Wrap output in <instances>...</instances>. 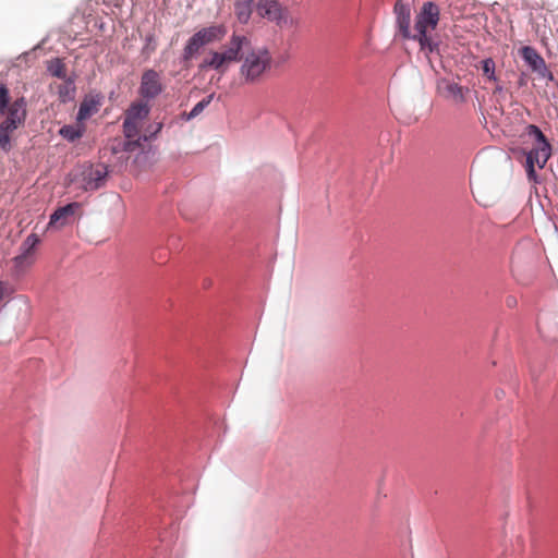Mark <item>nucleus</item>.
Returning a JSON list of instances; mask_svg holds the SVG:
<instances>
[{
  "label": "nucleus",
  "instance_id": "nucleus-1",
  "mask_svg": "<svg viewBox=\"0 0 558 558\" xmlns=\"http://www.w3.org/2000/svg\"><path fill=\"white\" fill-rule=\"evenodd\" d=\"M521 153L525 156V171L529 181L537 182L535 168L543 169L553 155V147L546 135L535 124H527L521 135Z\"/></svg>",
  "mask_w": 558,
  "mask_h": 558
},
{
  "label": "nucleus",
  "instance_id": "nucleus-2",
  "mask_svg": "<svg viewBox=\"0 0 558 558\" xmlns=\"http://www.w3.org/2000/svg\"><path fill=\"white\" fill-rule=\"evenodd\" d=\"M0 148L9 151L12 148V133L23 126L26 120V100L21 97L11 102L9 88L0 84Z\"/></svg>",
  "mask_w": 558,
  "mask_h": 558
},
{
  "label": "nucleus",
  "instance_id": "nucleus-3",
  "mask_svg": "<svg viewBox=\"0 0 558 558\" xmlns=\"http://www.w3.org/2000/svg\"><path fill=\"white\" fill-rule=\"evenodd\" d=\"M247 44L248 39L245 36L233 34L222 51H210L209 54L204 58L198 65L199 70L213 69L219 73H225L230 63L240 60V51Z\"/></svg>",
  "mask_w": 558,
  "mask_h": 558
},
{
  "label": "nucleus",
  "instance_id": "nucleus-4",
  "mask_svg": "<svg viewBox=\"0 0 558 558\" xmlns=\"http://www.w3.org/2000/svg\"><path fill=\"white\" fill-rule=\"evenodd\" d=\"M439 19L440 10L435 2L427 1L422 5L421 11L415 19V34L412 36V39L420 43L422 50L433 51L434 44L427 33L437 27Z\"/></svg>",
  "mask_w": 558,
  "mask_h": 558
},
{
  "label": "nucleus",
  "instance_id": "nucleus-5",
  "mask_svg": "<svg viewBox=\"0 0 558 558\" xmlns=\"http://www.w3.org/2000/svg\"><path fill=\"white\" fill-rule=\"evenodd\" d=\"M271 57L266 49H256L248 52L241 65V74L247 82L257 81L269 68Z\"/></svg>",
  "mask_w": 558,
  "mask_h": 558
},
{
  "label": "nucleus",
  "instance_id": "nucleus-6",
  "mask_svg": "<svg viewBox=\"0 0 558 558\" xmlns=\"http://www.w3.org/2000/svg\"><path fill=\"white\" fill-rule=\"evenodd\" d=\"M150 108L142 101L133 102L124 113L123 133L126 138H141L144 121L148 118Z\"/></svg>",
  "mask_w": 558,
  "mask_h": 558
},
{
  "label": "nucleus",
  "instance_id": "nucleus-7",
  "mask_svg": "<svg viewBox=\"0 0 558 558\" xmlns=\"http://www.w3.org/2000/svg\"><path fill=\"white\" fill-rule=\"evenodd\" d=\"M108 175V169L105 165H85L81 171L75 174L74 181L80 184L84 191H95L104 186Z\"/></svg>",
  "mask_w": 558,
  "mask_h": 558
},
{
  "label": "nucleus",
  "instance_id": "nucleus-8",
  "mask_svg": "<svg viewBox=\"0 0 558 558\" xmlns=\"http://www.w3.org/2000/svg\"><path fill=\"white\" fill-rule=\"evenodd\" d=\"M39 242L40 240L36 233H31L23 241L21 245V253L12 259L13 271L16 275L25 272L34 265L36 260L35 251Z\"/></svg>",
  "mask_w": 558,
  "mask_h": 558
},
{
  "label": "nucleus",
  "instance_id": "nucleus-9",
  "mask_svg": "<svg viewBox=\"0 0 558 558\" xmlns=\"http://www.w3.org/2000/svg\"><path fill=\"white\" fill-rule=\"evenodd\" d=\"M519 53L525 63L531 68V70L535 72L539 77L547 81L555 80L554 74L547 66L544 58L534 47L524 46L519 50Z\"/></svg>",
  "mask_w": 558,
  "mask_h": 558
},
{
  "label": "nucleus",
  "instance_id": "nucleus-10",
  "mask_svg": "<svg viewBox=\"0 0 558 558\" xmlns=\"http://www.w3.org/2000/svg\"><path fill=\"white\" fill-rule=\"evenodd\" d=\"M162 83L159 73L153 69L143 72L141 77L140 94L147 99L156 98L162 92Z\"/></svg>",
  "mask_w": 558,
  "mask_h": 558
},
{
  "label": "nucleus",
  "instance_id": "nucleus-11",
  "mask_svg": "<svg viewBox=\"0 0 558 558\" xmlns=\"http://www.w3.org/2000/svg\"><path fill=\"white\" fill-rule=\"evenodd\" d=\"M226 34L227 29L223 25H211L199 29L194 35L206 46L210 43L221 40Z\"/></svg>",
  "mask_w": 558,
  "mask_h": 558
},
{
  "label": "nucleus",
  "instance_id": "nucleus-12",
  "mask_svg": "<svg viewBox=\"0 0 558 558\" xmlns=\"http://www.w3.org/2000/svg\"><path fill=\"white\" fill-rule=\"evenodd\" d=\"M80 208L78 203H70L63 207H59L54 213L50 216L49 220V227H63L69 217L73 216L76 211V209Z\"/></svg>",
  "mask_w": 558,
  "mask_h": 558
},
{
  "label": "nucleus",
  "instance_id": "nucleus-13",
  "mask_svg": "<svg viewBox=\"0 0 558 558\" xmlns=\"http://www.w3.org/2000/svg\"><path fill=\"white\" fill-rule=\"evenodd\" d=\"M257 13L271 22L279 21L282 16L281 7L275 0H260L257 3Z\"/></svg>",
  "mask_w": 558,
  "mask_h": 558
},
{
  "label": "nucleus",
  "instance_id": "nucleus-14",
  "mask_svg": "<svg viewBox=\"0 0 558 558\" xmlns=\"http://www.w3.org/2000/svg\"><path fill=\"white\" fill-rule=\"evenodd\" d=\"M395 13L401 35L404 38H412L413 35L410 33V9L402 3H397L395 5Z\"/></svg>",
  "mask_w": 558,
  "mask_h": 558
},
{
  "label": "nucleus",
  "instance_id": "nucleus-15",
  "mask_svg": "<svg viewBox=\"0 0 558 558\" xmlns=\"http://www.w3.org/2000/svg\"><path fill=\"white\" fill-rule=\"evenodd\" d=\"M142 146L141 138H126L121 137L113 138L109 144V149L112 154H119L122 151L132 153Z\"/></svg>",
  "mask_w": 558,
  "mask_h": 558
},
{
  "label": "nucleus",
  "instance_id": "nucleus-16",
  "mask_svg": "<svg viewBox=\"0 0 558 558\" xmlns=\"http://www.w3.org/2000/svg\"><path fill=\"white\" fill-rule=\"evenodd\" d=\"M254 0H234V15L241 24H246L252 15Z\"/></svg>",
  "mask_w": 558,
  "mask_h": 558
},
{
  "label": "nucleus",
  "instance_id": "nucleus-17",
  "mask_svg": "<svg viewBox=\"0 0 558 558\" xmlns=\"http://www.w3.org/2000/svg\"><path fill=\"white\" fill-rule=\"evenodd\" d=\"M204 47L203 43L193 35L186 43L182 52V60L184 63H189Z\"/></svg>",
  "mask_w": 558,
  "mask_h": 558
},
{
  "label": "nucleus",
  "instance_id": "nucleus-18",
  "mask_svg": "<svg viewBox=\"0 0 558 558\" xmlns=\"http://www.w3.org/2000/svg\"><path fill=\"white\" fill-rule=\"evenodd\" d=\"M59 134L66 141L73 143L83 136L84 128L80 125L66 124L59 130Z\"/></svg>",
  "mask_w": 558,
  "mask_h": 558
},
{
  "label": "nucleus",
  "instance_id": "nucleus-19",
  "mask_svg": "<svg viewBox=\"0 0 558 558\" xmlns=\"http://www.w3.org/2000/svg\"><path fill=\"white\" fill-rule=\"evenodd\" d=\"M47 70L54 77L62 80L66 78V65L60 58H54L48 61Z\"/></svg>",
  "mask_w": 558,
  "mask_h": 558
},
{
  "label": "nucleus",
  "instance_id": "nucleus-20",
  "mask_svg": "<svg viewBox=\"0 0 558 558\" xmlns=\"http://www.w3.org/2000/svg\"><path fill=\"white\" fill-rule=\"evenodd\" d=\"M446 90L454 101L462 102L464 100V87L457 83L447 84Z\"/></svg>",
  "mask_w": 558,
  "mask_h": 558
},
{
  "label": "nucleus",
  "instance_id": "nucleus-21",
  "mask_svg": "<svg viewBox=\"0 0 558 558\" xmlns=\"http://www.w3.org/2000/svg\"><path fill=\"white\" fill-rule=\"evenodd\" d=\"M482 71L483 74L490 81H496L497 77L495 75V61L492 58H487L482 61Z\"/></svg>",
  "mask_w": 558,
  "mask_h": 558
},
{
  "label": "nucleus",
  "instance_id": "nucleus-22",
  "mask_svg": "<svg viewBox=\"0 0 558 558\" xmlns=\"http://www.w3.org/2000/svg\"><path fill=\"white\" fill-rule=\"evenodd\" d=\"M213 95L198 101L189 113V119L197 117L211 101Z\"/></svg>",
  "mask_w": 558,
  "mask_h": 558
},
{
  "label": "nucleus",
  "instance_id": "nucleus-23",
  "mask_svg": "<svg viewBox=\"0 0 558 558\" xmlns=\"http://www.w3.org/2000/svg\"><path fill=\"white\" fill-rule=\"evenodd\" d=\"M162 129V123L157 122L153 125H149L142 135V142H147L154 138Z\"/></svg>",
  "mask_w": 558,
  "mask_h": 558
},
{
  "label": "nucleus",
  "instance_id": "nucleus-24",
  "mask_svg": "<svg viewBox=\"0 0 558 558\" xmlns=\"http://www.w3.org/2000/svg\"><path fill=\"white\" fill-rule=\"evenodd\" d=\"M92 114V106L84 101L81 104L78 112H77V120L82 121L90 117Z\"/></svg>",
  "mask_w": 558,
  "mask_h": 558
},
{
  "label": "nucleus",
  "instance_id": "nucleus-25",
  "mask_svg": "<svg viewBox=\"0 0 558 558\" xmlns=\"http://www.w3.org/2000/svg\"><path fill=\"white\" fill-rule=\"evenodd\" d=\"M12 289L7 282L0 281V304L2 301L12 293Z\"/></svg>",
  "mask_w": 558,
  "mask_h": 558
},
{
  "label": "nucleus",
  "instance_id": "nucleus-26",
  "mask_svg": "<svg viewBox=\"0 0 558 558\" xmlns=\"http://www.w3.org/2000/svg\"><path fill=\"white\" fill-rule=\"evenodd\" d=\"M506 304L509 306V307H512L517 304V300L514 296H507L506 299Z\"/></svg>",
  "mask_w": 558,
  "mask_h": 558
},
{
  "label": "nucleus",
  "instance_id": "nucleus-27",
  "mask_svg": "<svg viewBox=\"0 0 558 558\" xmlns=\"http://www.w3.org/2000/svg\"><path fill=\"white\" fill-rule=\"evenodd\" d=\"M519 86H525L526 85V78L525 75L522 74L518 82Z\"/></svg>",
  "mask_w": 558,
  "mask_h": 558
}]
</instances>
